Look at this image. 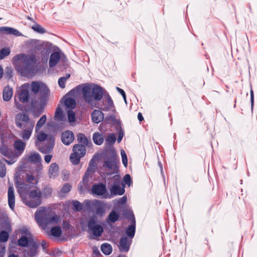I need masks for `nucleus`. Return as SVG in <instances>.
Wrapping results in <instances>:
<instances>
[{
  "instance_id": "nucleus-20",
  "label": "nucleus",
  "mask_w": 257,
  "mask_h": 257,
  "mask_svg": "<svg viewBox=\"0 0 257 257\" xmlns=\"http://www.w3.org/2000/svg\"><path fill=\"white\" fill-rule=\"evenodd\" d=\"M8 203L10 208L14 210L15 206V196L12 186H10L8 189Z\"/></svg>"
},
{
  "instance_id": "nucleus-56",
  "label": "nucleus",
  "mask_w": 257,
  "mask_h": 257,
  "mask_svg": "<svg viewBox=\"0 0 257 257\" xmlns=\"http://www.w3.org/2000/svg\"><path fill=\"white\" fill-rule=\"evenodd\" d=\"M73 206L76 210H80L82 208V204L78 201H76L73 202Z\"/></svg>"
},
{
  "instance_id": "nucleus-15",
  "label": "nucleus",
  "mask_w": 257,
  "mask_h": 257,
  "mask_svg": "<svg viewBox=\"0 0 257 257\" xmlns=\"http://www.w3.org/2000/svg\"><path fill=\"white\" fill-rule=\"evenodd\" d=\"M34 126V124L29 123V126L23 127L24 130L19 132V135L24 141L28 140L32 135Z\"/></svg>"
},
{
  "instance_id": "nucleus-64",
  "label": "nucleus",
  "mask_w": 257,
  "mask_h": 257,
  "mask_svg": "<svg viewBox=\"0 0 257 257\" xmlns=\"http://www.w3.org/2000/svg\"><path fill=\"white\" fill-rule=\"evenodd\" d=\"M41 245L43 249H45L47 246V242L45 241H43L42 242Z\"/></svg>"
},
{
  "instance_id": "nucleus-47",
  "label": "nucleus",
  "mask_w": 257,
  "mask_h": 257,
  "mask_svg": "<svg viewBox=\"0 0 257 257\" xmlns=\"http://www.w3.org/2000/svg\"><path fill=\"white\" fill-rule=\"evenodd\" d=\"M9 237V233L5 231H2L0 232V241L6 242L8 240Z\"/></svg>"
},
{
  "instance_id": "nucleus-34",
  "label": "nucleus",
  "mask_w": 257,
  "mask_h": 257,
  "mask_svg": "<svg viewBox=\"0 0 257 257\" xmlns=\"http://www.w3.org/2000/svg\"><path fill=\"white\" fill-rule=\"evenodd\" d=\"M119 217V214L116 212L115 211H112L109 214L107 218V221L110 222L112 223L115 222L116 221Z\"/></svg>"
},
{
  "instance_id": "nucleus-39",
  "label": "nucleus",
  "mask_w": 257,
  "mask_h": 257,
  "mask_svg": "<svg viewBox=\"0 0 257 257\" xmlns=\"http://www.w3.org/2000/svg\"><path fill=\"white\" fill-rule=\"evenodd\" d=\"M77 140L79 143H82L81 145H83L84 146H86L88 144V140L83 134H79L77 136Z\"/></svg>"
},
{
  "instance_id": "nucleus-24",
  "label": "nucleus",
  "mask_w": 257,
  "mask_h": 257,
  "mask_svg": "<svg viewBox=\"0 0 257 257\" xmlns=\"http://www.w3.org/2000/svg\"><path fill=\"white\" fill-rule=\"evenodd\" d=\"M92 121L96 123L101 122L104 118V114L99 110H94L91 113Z\"/></svg>"
},
{
  "instance_id": "nucleus-49",
  "label": "nucleus",
  "mask_w": 257,
  "mask_h": 257,
  "mask_svg": "<svg viewBox=\"0 0 257 257\" xmlns=\"http://www.w3.org/2000/svg\"><path fill=\"white\" fill-rule=\"evenodd\" d=\"M10 53L9 48H4L0 51V60L3 59L6 56H8Z\"/></svg>"
},
{
  "instance_id": "nucleus-11",
  "label": "nucleus",
  "mask_w": 257,
  "mask_h": 257,
  "mask_svg": "<svg viewBox=\"0 0 257 257\" xmlns=\"http://www.w3.org/2000/svg\"><path fill=\"white\" fill-rule=\"evenodd\" d=\"M121 183L119 176H115L113 177V185L109 188L111 197L113 195H121L124 192L123 188L121 187Z\"/></svg>"
},
{
  "instance_id": "nucleus-35",
  "label": "nucleus",
  "mask_w": 257,
  "mask_h": 257,
  "mask_svg": "<svg viewBox=\"0 0 257 257\" xmlns=\"http://www.w3.org/2000/svg\"><path fill=\"white\" fill-rule=\"evenodd\" d=\"M46 121V115H43L38 120L37 122L36 127H35V132L36 133H38L41 127L45 123Z\"/></svg>"
},
{
  "instance_id": "nucleus-42",
  "label": "nucleus",
  "mask_w": 257,
  "mask_h": 257,
  "mask_svg": "<svg viewBox=\"0 0 257 257\" xmlns=\"http://www.w3.org/2000/svg\"><path fill=\"white\" fill-rule=\"evenodd\" d=\"M89 187L88 183H86L82 181L78 185V189L81 193H83L88 189Z\"/></svg>"
},
{
  "instance_id": "nucleus-62",
  "label": "nucleus",
  "mask_w": 257,
  "mask_h": 257,
  "mask_svg": "<svg viewBox=\"0 0 257 257\" xmlns=\"http://www.w3.org/2000/svg\"><path fill=\"white\" fill-rule=\"evenodd\" d=\"M138 118L139 121H142L144 119V117L141 113L139 112L138 115Z\"/></svg>"
},
{
  "instance_id": "nucleus-36",
  "label": "nucleus",
  "mask_w": 257,
  "mask_h": 257,
  "mask_svg": "<svg viewBox=\"0 0 257 257\" xmlns=\"http://www.w3.org/2000/svg\"><path fill=\"white\" fill-rule=\"evenodd\" d=\"M101 250L104 254L109 255L111 253L112 249V247L110 244L103 243L101 245Z\"/></svg>"
},
{
  "instance_id": "nucleus-46",
  "label": "nucleus",
  "mask_w": 257,
  "mask_h": 257,
  "mask_svg": "<svg viewBox=\"0 0 257 257\" xmlns=\"http://www.w3.org/2000/svg\"><path fill=\"white\" fill-rule=\"evenodd\" d=\"M67 115L68 120L70 122H73L75 121V113L72 110H67Z\"/></svg>"
},
{
  "instance_id": "nucleus-2",
  "label": "nucleus",
  "mask_w": 257,
  "mask_h": 257,
  "mask_svg": "<svg viewBox=\"0 0 257 257\" xmlns=\"http://www.w3.org/2000/svg\"><path fill=\"white\" fill-rule=\"evenodd\" d=\"M26 185L21 184L18 186V191L24 203L30 208H36L42 203V193L39 189L31 190L25 194Z\"/></svg>"
},
{
  "instance_id": "nucleus-41",
  "label": "nucleus",
  "mask_w": 257,
  "mask_h": 257,
  "mask_svg": "<svg viewBox=\"0 0 257 257\" xmlns=\"http://www.w3.org/2000/svg\"><path fill=\"white\" fill-rule=\"evenodd\" d=\"M30 44L32 45V46L34 47V48L35 50H40L42 47L41 43L36 40H32L30 42Z\"/></svg>"
},
{
  "instance_id": "nucleus-52",
  "label": "nucleus",
  "mask_w": 257,
  "mask_h": 257,
  "mask_svg": "<svg viewBox=\"0 0 257 257\" xmlns=\"http://www.w3.org/2000/svg\"><path fill=\"white\" fill-rule=\"evenodd\" d=\"M27 180L28 182L32 183L33 184H35L37 183V179L35 178V177L34 176H33L32 175H29V174L27 175Z\"/></svg>"
},
{
  "instance_id": "nucleus-44",
  "label": "nucleus",
  "mask_w": 257,
  "mask_h": 257,
  "mask_svg": "<svg viewBox=\"0 0 257 257\" xmlns=\"http://www.w3.org/2000/svg\"><path fill=\"white\" fill-rule=\"evenodd\" d=\"M42 193L43 198H48L50 197L52 194V189L49 187H46L44 189Z\"/></svg>"
},
{
  "instance_id": "nucleus-17",
  "label": "nucleus",
  "mask_w": 257,
  "mask_h": 257,
  "mask_svg": "<svg viewBox=\"0 0 257 257\" xmlns=\"http://www.w3.org/2000/svg\"><path fill=\"white\" fill-rule=\"evenodd\" d=\"M103 166L111 171V173H115L117 172V167L114 157L107 158L104 162Z\"/></svg>"
},
{
  "instance_id": "nucleus-18",
  "label": "nucleus",
  "mask_w": 257,
  "mask_h": 257,
  "mask_svg": "<svg viewBox=\"0 0 257 257\" xmlns=\"http://www.w3.org/2000/svg\"><path fill=\"white\" fill-rule=\"evenodd\" d=\"M63 54L60 52H55L51 54L50 57L49 64L50 67L55 66L59 62Z\"/></svg>"
},
{
  "instance_id": "nucleus-63",
  "label": "nucleus",
  "mask_w": 257,
  "mask_h": 257,
  "mask_svg": "<svg viewBox=\"0 0 257 257\" xmlns=\"http://www.w3.org/2000/svg\"><path fill=\"white\" fill-rule=\"evenodd\" d=\"M123 138V134L119 133L117 139L118 143H120Z\"/></svg>"
},
{
  "instance_id": "nucleus-45",
  "label": "nucleus",
  "mask_w": 257,
  "mask_h": 257,
  "mask_svg": "<svg viewBox=\"0 0 257 257\" xmlns=\"http://www.w3.org/2000/svg\"><path fill=\"white\" fill-rule=\"evenodd\" d=\"M116 141V137L114 134H110L108 136L106 142L109 145H113Z\"/></svg>"
},
{
  "instance_id": "nucleus-30",
  "label": "nucleus",
  "mask_w": 257,
  "mask_h": 257,
  "mask_svg": "<svg viewBox=\"0 0 257 257\" xmlns=\"http://www.w3.org/2000/svg\"><path fill=\"white\" fill-rule=\"evenodd\" d=\"M13 95V89L9 86L6 87L3 91V99L5 101L10 100Z\"/></svg>"
},
{
  "instance_id": "nucleus-27",
  "label": "nucleus",
  "mask_w": 257,
  "mask_h": 257,
  "mask_svg": "<svg viewBox=\"0 0 257 257\" xmlns=\"http://www.w3.org/2000/svg\"><path fill=\"white\" fill-rule=\"evenodd\" d=\"M49 173V177L51 178H54L58 175L59 167L56 163H52L51 164Z\"/></svg>"
},
{
  "instance_id": "nucleus-59",
  "label": "nucleus",
  "mask_w": 257,
  "mask_h": 257,
  "mask_svg": "<svg viewBox=\"0 0 257 257\" xmlns=\"http://www.w3.org/2000/svg\"><path fill=\"white\" fill-rule=\"evenodd\" d=\"M15 106L17 109H18L19 110H22L23 109V106L19 103H18L16 99H15Z\"/></svg>"
},
{
  "instance_id": "nucleus-57",
  "label": "nucleus",
  "mask_w": 257,
  "mask_h": 257,
  "mask_svg": "<svg viewBox=\"0 0 257 257\" xmlns=\"http://www.w3.org/2000/svg\"><path fill=\"white\" fill-rule=\"evenodd\" d=\"M126 201V197L123 196L122 198L117 201L118 204L122 205L124 204Z\"/></svg>"
},
{
  "instance_id": "nucleus-54",
  "label": "nucleus",
  "mask_w": 257,
  "mask_h": 257,
  "mask_svg": "<svg viewBox=\"0 0 257 257\" xmlns=\"http://www.w3.org/2000/svg\"><path fill=\"white\" fill-rule=\"evenodd\" d=\"M123 183L127 184L128 186H131L132 181L130 175L126 174L124 176Z\"/></svg>"
},
{
  "instance_id": "nucleus-31",
  "label": "nucleus",
  "mask_w": 257,
  "mask_h": 257,
  "mask_svg": "<svg viewBox=\"0 0 257 257\" xmlns=\"http://www.w3.org/2000/svg\"><path fill=\"white\" fill-rule=\"evenodd\" d=\"M135 218L133 217L132 224L130 225L126 230V233L127 235L131 238H133L135 235Z\"/></svg>"
},
{
  "instance_id": "nucleus-9",
  "label": "nucleus",
  "mask_w": 257,
  "mask_h": 257,
  "mask_svg": "<svg viewBox=\"0 0 257 257\" xmlns=\"http://www.w3.org/2000/svg\"><path fill=\"white\" fill-rule=\"evenodd\" d=\"M91 192L93 195L100 196L103 198H111V196L106 190L105 185L102 183L93 185L91 188Z\"/></svg>"
},
{
  "instance_id": "nucleus-10",
  "label": "nucleus",
  "mask_w": 257,
  "mask_h": 257,
  "mask_svg": "<svg viewBox=\"0 0 257 257\" xmlns=\"http://www.w3.org/2000/svg\"><path fill=\"white\" fill-rule=\"evenodd\" d=\"M31 93H30V84L28 83L22 85L19 89L18 98L20 101L22 103L28 102L31 98Z\"/></svg>"
},
{
  "instance_id": "nucleus-28",
  "label": "nucleus",
  "mask_w": 257,
  "mask_h": 257,
  "mask_svg": "<svg viewBox=\"0 0 257 257\" xmlns=\"http://www.w3.org/2000/svg\"><path fill=\"white\" fill-rule=\"evenodd\" d=\"M27 160L30 162L35 163H39L41 161V157L40 155L37 152H33L30 153L27 156Z\"/></svg>"
},
{
  "instance_id": "nucleus-53",
  "label": "nucleus",
  "mask_w": 257,
  "mask_h": 257,
  "mask_svg": "<svg viewBox=\"0 0 257 257\" xmlns=\"http://www.w3.org/2000/svg\"><path fill=\"white\" fill-rule=\"evenodd\" d=\"M71 189V186L68 183H66L63 186L61 189V192L63 193H67L70 191Z\"/></svg>"
},
{
  "instance_id": "nucleus-1",
  "label": "nucleus",
  "mask_w": 257,
  "mask_h": 257,
  "mask_svg": "<svg viewBox=\"0 0 257 257\" xmlns=\"http://www.w3.org/2000/svg\"><path fill=\"white\" fill-rule=\"evenodd\" d=\"M13 63L22 76H32L35 74L36 59L34 56L20 54L14 57Z\"/></svg>"
},
{
  "instance_id": "nucleus-37",
  "label": "nucleus",
  "mask_w": 257,
  "mask_h": 257,
  "mask_svg": "<svg viewBox=\"0 0 257 257\" xmlns=\"http://www.w3.org/2000/svg\"><path fill=\"white\" fill-rule=\"evenodd\" d=\"M81 158H82V157H80L79 155L73 152L70 155V159L73 165H77L79 164Z\"/></svg>"
},
{
  "instance_id": "nucleus-55",
  "label": "nucleus",
  "mask_w": 257,
  "mask_h": 257,
  "mask_svg": "<svg viewBox=\"0 0 257 257\" xmlns=\"http://www.w3.org/2000/svg\"><path fill=\"white\" fill-rule=\"evenodd\" d=\"M20 232L21 233L24 234V235H25V236H28V237H31L30 231L29 230V229L28 228H27L26 227L21 228L20 230Z\"/></svg>"
},
{
  "instance_id": "nucleus-19",
  "label": "nucleus",
  "mask_w": 257,
  "mask_h": 257,
  "mask_svg": "<svg viewBox=\"0 0 257 257\" xmlns=\"http://www.w3.org/2000/svg\"><path fill=\"white\" fill-rule=\"evenodd\" d=\"M74 135L71 131H66L62 134V141L66 145H69L74 140Z\"/></svg>"
},
{
  "instance_id": "nucleus-6",
  "label": "nucleus",
  "mask_w": 257,
  "mask_h": 257,
  "mask_svg": "<svg viewBox=\"0 0 257 257\" xmlns=\"http://www.w3.org/2000/svg\"><path fill=\"white\" fill-rule=\"evenodd\" d=\"M30 90L31 91V94L39 93L42 97L46 96L49 92L47 86L43 83L39 81H33L30 84Z\"/></svg>"
},
{
  "instance_id": "nucleus-40",
  "label": "nucleus",
  "mask_w": 257,
  "mask_h": 257,
  "mask_svg": "<svg viewBox=\"0 0 257 257\" xmlns=\"http://www.w3.org/2000/svg\"><path fill=\"white\" fill-rule=\"evenodd\" d=\"M4 160H0V177L2 178L4 177L6 174V167L4 164Z\"/></svg>"
},
{
  "instance_id": "nucleus-3",
  "label": "nucleus",
  "mask_w": 257,
  "mask_h": 257,
  "mask_svg": "<svg viewBox=\"0 0 257 257\" xmlns=\"http://www.w3.org/2000/svg\"><path fill=\"white\" fill-rule=\"evenodd\" d=\"M35 217L39 225L43 228L48 224H57L61 221L59 216L54 214L50 208L44 207L37 209Z\"/></svg>"
},
{
  "instance_id": "nucleus-14",
  "label": "nucleus",
  "mask_w": 257,
  "mask_h": 257,
  "mask_svg": "<svg viewBox=\"0 0 257 257\" xmlns=\"http://www.w3.org/2000/svg\"><path fill=\"white\" fill-rule=\"evenodd\" d=\"M114 107L113 102L108 94L102 100V105L100 108L103 111H109L113 109Z\"/></svg>"
},
{
  "instance_id": "nucleus-58",
  "label": "nucleus",
  "mask_w": 257,
  "mask_h": 257,
  "mask_svg": "<svg viewBox=\"0 0 257 257\" xmlns=\"http://www.w3.org/2000/svg\"><path fill=\"white\" fill-rule=\"evenodd\" d=\"M51 159H52V156L50 155H46L45 156V158H44L45 161L47 163H50L51 160Z\"/></svg>"
},
{
  "instance_id": "nucleus-25",
  "label": "nucleus",
  "mask_w": 257,
  "mask_h": 257,
  "mask_svg": "<svg viewBox=\"0 0 257 257\" xmlns=\"http://www.w3.org/2000/svg\"><path fill=\"white\" fill-rule=\"evenodd\" d=\"M94 169L95 166L93 164V160H91L89 163V167L87 168L82 181L86 183H88L89 176L90 174L94 171Z\"/></svg>"
},
{
  "instance_id": "nucleus-43",
  "label": "nucleus",
  "mask_w": 257,
  "mask_h": 257,
  "mask_svg": "<svg viewBox=\"0 0 257 257\" xmlns=\"http://www.w3.org/2000/svg\"><path fill=\"white\" fill-rule=\"evenodd\" d=\"M32 29L39 33L44 34L45 33V30L38 24H35L32 27Z\"/></svg>"
},
{
  "instance_id": "nucleus-32",
  "label": "nucleus",
  "mask_w": 257,
  "mask_h": 257,
  "mask_svg": "<svg viewBox=\"0 0 257 257\" xmlns=\"http://www.w3.org/2000/svg\"><path fill=\"white\" fill-rule=\"evenodd\" d=\"M103 137L101 134L98 132L94 133L93 141L95 144L100 145L103 143Z\"/></svg>"
},
{
  "instance_id": "nucleus-23",
  "label": "nucleus",
  "mask_w": 257,
  "mask_h": 257,
  "mask_svg": "<svg viewBox=\"0 0 257 257\" xmlns=\"http://www.w3.org/2000/svg\"><path fill=\"white\" fill-rule=\"evenodd\" d=\"M26 143L20 139H18L14 142V148L17 151L16 152L18 157L22 154L26 148Z\"/></svg>"
},
{
  "instance_id": "nucleus-21",
  "label": "nucleus",
  "mask_w": 257,
  "mask_h": 257,
  "mask_svg": "<svg viewBox=\"0 0 257 257\" xmlns=\"http://www.w3.org/2000/svg\"><path fill=\"white\" fill-rule=\"evenodd\" d=\"M28 249L24 252L25 257H34L37 253V245L35 242H30Z\"/></svg>"
},
{
  "instance_id": "nucleus-22",
  "label": "nucleus",
  "mask_w": 257,
  "mask_h": 257,
  "mask_svg": "<svg viewBox=\"0 0 257 257\" xmlns=\"http://www.w3.org/2000/svg\"><path fill=\"white\" fill-rule=\"evenodd\" d=\"M0 33L4 34H13L16 36H21L22 34L16 29L9 27H1Z\"/></svg>"
},
{
  "instance_id": "nucleus-26",
  "label": "nucleus",
  "mask_w": 257,
  "mask_h": 257,
  "mask_svg": "<svg viewBox=\"0 0 257 257\" xmlns=\"http://www.w3.org/2000/svg\"><path fill=\"white\" fill-rule=\"evenodd\" d=\"M131 240L126 237H122L120 241L119 248L120 251H127L130 244Z\"/></svg>"
},
{
  "instance_id": "nucleus-13",
  "label": "nucleus",
  "mask_w": 257,
  "mask_h": 257,
  "mask_svg": "<svg viewBox=\"0 0 257 257\" xmlns=\"http://www.w3.org/2000/svg\"><path fill=\"white\" fill-rule=\"evenodd\" d=\"M74 91V89L72 90L69 94L65 96L62 100L61 102H63L65 108L67 110H71L74 108L76 106L75 100L73 98H70L68 96L69 94L73 93Z\"/></svg>"
},
{
  "instance_id": "nucleus-60",
  "label": "nucleus",
  "mask_w": 257,
  "mask_h": 257,
  "mask_svg": "<svg viewBox=\"0 0 257 257\" xmlns=\"http://www.w3.org/2000/svg\"><path fill=\"white\" fill-rule=\"evenodd\" d=\"M116 90L119 92V93L122 95H124V93H125V92L123 91V90H122V89L118 87H116Z\"/></svg>"
},
{
  "instance_id": "nucleus-33",
  "label": "nucleus",
  "mask_w": 257,
  "mask_h": 257,
  "mask_svg": "<svg viewBox=\"0 0 257 257\" xmlns=\"http://www.w3.org/2000/svg\"><path fill=\"white\" fill-rule=\"evenodd\" d=\"M31 238V237H28L25 235L22 236L18 240V244L21 246H27L29 244Z\"/></svg>"
},
{
  "instance_id": "nucleus-12",
  "label": "nucleus",
  "mask_w": 257,
  "mask_h": 257,
  "mask_svg": "<svg viewBox=\"0 0 257 257\" xmlns=\"http://www.w3.org/2000/svg\"><path fill=\"white\" fill-rule=\"evenodd\" d=\"M88 227L95 236H100L103 231V228L100 225L96 224L95 218L94 217L89 220L88 223Z\"/></svg>"
},
{
  "instance_id": "nucleus-48",
  "label": "nucleus",
  "mask_w": 257,
  "mask_h": 257,
  "mask_svg": "<svg viewBox=\"0 0 257 257\" xmlns=\"http://www.w3.org/2000/svg\"><path fill=\"white\" fill-rule=\"evenodd\" d=\"M55 118L59 120H63V113L60 107H58L55 112Z\"/></svg>"
},
{
  "instance_id": "nucleus-38",
  "label": "nucleus",
  "mask_w": 257,
  "mask_h": 257,
  "mask_svg": "<svg viewBox=\"0 0 257 257\" xmlns=\"http://www.w3.org/2000/svg\"><path fill=\"white\" fill-rule=\"evenodd\" d=\"M61 228L60 226L53 227L51 229V234L55 237H59L61 234Z\"/></svg>"
},
{
  "instance_id": "nucleus-5",
  "label": "nucleus",
  "mask_w": 257,
  "mask_h": 257,
  "mask_svg": "<svg viewBox=\"0 0 257 257\" xmlns=\"http://www.w3.org/2000/svg\"><path fill=\"white\" fill-rule=\"evenodd\" d=\"M35 144L40 152L43 153L50 152L53 148L55 143L54 137L47 135L43 132H38Z\"/></svg>"
},
{
  "instance_id": "nucleus-16",
  "label": "nucleus",
  "mask_w": 257,
  "mask_h": 257,
  "mask_svg": "<svg viewBox=\"0 0 257 257\" xmlns=\"http://www.w3.org/2000/svg\"><path fill=\"white\" fill-rule=\"evenodd\" d=\"M92 203L95 213L100 216H103L105 213V206L102 202L100 201L95 200Z\"/></svg>"
},
{
  "instance_id": "nucleus-7",
  "label": "nucleus",
  "mask_w": 257,
  "mask_h": 257,
  "mask_svg": "<svg viewBox=\"0 0 257 257\" xmlns=\"http://www.w3.org/2000/svg\"><path fill=\"white\" fill-rule=\"evenodd\" d=\"M0 153L4 156L10 159V160L8 161L6 159H3L4 161H5L8 164L12 165L14 164L17 160L18 155L17 154L9 148L6 146H2L0 148Z\"/></svg>"
},
{
  "instance_id": "nucleus-50",
  "label": "nucleus",
  "mask_w": 257,
  "mask_h": 257,
  "mask_svg": "<svg viewBox=\"0 0 257 257\" xmlns=\"http://www.w3.org/2000/svg\"><path fill=\"white\" fill-rule=\"evenodd\" d=\"M70 75L69 74L66 77H62L59 79L58 84L61 88H64L65 86V82L68 78L70 77Z\"/></svg>"
},
{
  "instance_id": "nucleus-51",
  "label": "nucleus",
  "mask_w": 257,
  "mask_h": 257,
  "mask_svg": "<svg viewBox=\"0 0 257 257\" xmlns=\"http://www.w3.org/2000/svg\"><path fill=\"white\" fill-rule=\"evenodd\" d=\"M120 154L122 158V163L123 165L125 166V167H126L127 165V159L125 151L122 150L120 152Z\"/></svg>"
},
{
  "instance_id": "nucleus-8",
  "label": "nucleus",
  "mask_w": 257,
  "mask_h": 257,
  "mask_svg": "<svg viewBox=\"0 0 257 257\" xmlns=\"http://www.w3.org/2000/svg\"><path fill=\"white\" fill-rule=\"evenodd\" d=\"M15 122L17 127L22 129L29 126L30 124H35L34 120H30L28 114L25 113H19L16 115Z\"/></svg>"
},
{
  "instance_id": "nucleus-29",
  "label": "nucleus",
  "mask_w": 257,
  "mask_h": 257,
  "mask_svg": "<svg viewBox=\"0 0 257 257\" xmlns=\"http://www.w3.org/2000/svg\"><path fill=\"white\" fill-rule=\"evenodd\" d=\"M73 151L74 153L83 157L86 153L85 146L83 145H75L73 147Z\"/></svg>"
},
{
  "instance_id": "nucleus-4",
  "label": "nucleus",
  "mask_w": 257,
  "mask_h": 257,
  "mask_svg": "<svg viewBox=\"0 0 257 257\" xmlns=\"http://www.w3.org/2000/svg\"><path fill=\"white\" fill-rule=\"evenodd\" d=\"M82 86L83 99L88 103H91L93 99L100 100L105 95V90L97 85L85 84Z\"/></svg>"
},
{
  "instance_id": "nucleus-61",
  "label": "nucleus",
  "mask_w": 257,
  "mask_h": 257,
  "mask_svg": "<svg viewBox=\"0 0 257 257\" xmlns=\"http://www.w3.org/2000/svg\"><path fill=\"white\" fill-rule=\"evenodd\" d=\"M250 97H251L250 98H251V106L252 107L253 104V93L252 90L250 91Z\"/></svg>"
}]
</instances>
